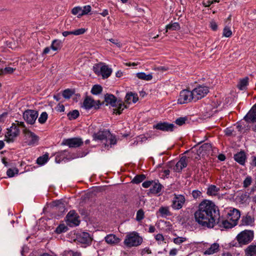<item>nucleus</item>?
I'll use <instances>...</instances> for the list:
<instances>
[{
	"label": "nucleus",
	"instance_id": "09e8293b",
	"mask_svg": "<svg viewBox=\"0 0 256 256\" xmlns=\"http://www.w3.org/2000/svg\"><path fill=\"white\" fill-rule=\"evenodd\" d=\"M106 140V142H110V145L115 144L116 142V137L114 136L111 134L110 133V136H108V137L107 140Z\"/></svg>",
	"mask_w": 256,
	"mask_h": 256
},
{
	"label": "nucleus",
	"instance_id": "e2e57ef3",
	"mask_svg": "<svg viewBox=\"0 0 256 256\" xmlns=\"http://www.w3.org/2000/svg\"><path fill=\"white\" fill-rule=\"evenodd\" d=\"M210 26L211 28L213 30H216L218 28V25H217L216 23V22H214V20H212L210 22Z\"/></svg>",
	"mask_w": 256,
	"mask_h": 256
},
{
	"label": "nucleus",
	"instance_id": "c03bdc74",
	"mask_svg": "<svg viewBox=\"0 0 256 256\" xmlns=\"http://www.w3.org/2000/svg\"><path fill=\"white\" fill-rule=\"evenodd\" d=\"M18 170L17 168H9L6 172L7 175L11 178L13 177L16 174H18Z\"/></svg>",
	"mask_w": 256,
	"mask_h": 256
},
{
	"label": "nucleus",
	"instance_id": "f257e3e1",
	"mask_svg": "<svg viewBox=\"0 0 256 256\" xmlns=\"http://www.w3.org/2000/svg\"><path fill=\"white\" fill-rule=\"evenodd\" d=\"M194 218L200 226L212 228L218 219L219 212L214 204L210 200H204L198 205L195 212Z\"/></svg>",
	"mask_w": 256,
	"mask_h": 256
},
{
	"label": "nucleus",
	"instance_id": "5fc2aeb1",
	"mask_svg": "<svg viewBox=\"0 0 256 256\" xmlns=\"http://www.w3.org/2000/svg\"><path fill=\"white\" fill-rule=\"evenodd\" d=\"M86 30L84 28H81L73 31V34L76 36H78L84 34Z\"/></svg>",
	"mask_w": 256,
	"mask_h": 256
},
{
	"label": "nucleus",
	"instance_id": "58836bf2",
	"mask_svg": "<svg viewBox=\"0 0 256 256\" xmlns=\"http://www.w3.org/2000/svg\"><path fill=\"white\" fill-rule=\"evenodd\" d=\"M102 87L100 85H94L92 88L91 92L93 94H98L102 92Z\"/></svg>",
	"mask_w": 256,
	"mask_h": 256
},
{
	"label": "nucleus",
	"instance_id": "4d7b16f0",
	"mask_svg": "<svg viewBox=\"0 0 256 256\" xmlns=\"http://www.w3.org/2000/svg\"><path fill=\"white\" fill-rule=\"evenodd\" d=\"M133 96V93L130 92L128 93L126 96L125 102L128 104H130L132 102V96Z\"/></svg>",
	"mask_w": 256,
	"mask_h": 256
},
{
	"label": "nucleus",
	"instance_id": "aec40b11",
	"mask_svg": "<svg viewBox=\"0 0 256 256\" xmlns=\"http://www.w3.org/2000/svg\"><path fill=\"white\" fill-rule=\"evenodd\" d=\"M106 242L110 245H116L120 242V239L113 234H110L105 237Z\"/></svg>",
	"mask_w": 256,
	"mask_h": 256
},
{
	"label": "nucleus",
	"instance_id": "a18cd8bd",
	"mask_svg": "<svg viewBox=\"0 0 256 256\" xmlns=\"http://www.w3.org/2000/svg\"><path fill=\"white\" fill-rule=\"evenodd\" d=\"M82 12V8L80 6L74 7L72 10V14L74 15L78 14V18L81 16H80V14Z\"/></svg>",
	"mask_w": 256,
	"mask_h": 256
},
{
	"label": "nucleus",
	"instance_id": "69168bd1",
	"mask_svg": "<svg viewBox=\"0 0 256 256\" xmlns=\"http://www.w3.org/2000/svg\"><path fill=\"white\" fill-rule=\"evenodd\" d=\"M16 123H15V124H16V126H18H18H21V127L23 128H24H24H26L25 127V125H24V122H18V121H16Z\"/></svg>",
	"mask_w": 256,
	"mask_h": 256
},
{
	"label": "nucleus",
	"instance_id": "052dcab7",
	"mask_svg": "<svg viewBox=\"0 0 256 256\" xmlns=\"http://www.w3.org/2000/svg\"><path fill=\"white\" fill-rule=\"evenodd\" d=\"M109 40L112 42V44H114L118 48H121L122 46V43L119 42L118 40L111 38Z\"/></svg>",
	"mask_w": 256,
	"mask_h": 256
},
{
	"label": "nucleus",
	"instance_id": "4c0bfd02",
	"mask_svg": "<svg viewBox=\"0 0 256 256\" xmlns=\"http://www.w3.org/2000/svg\"><path fill=\"white\" fill-rule=\"evenodd\" d=\"M48 159V154H45L42 156H40L36 160L37 163L40 165L45 164Z\"/></svg>",
	"mask_w": 256,
	"mask_h": 256
},
{
	"label": "nucleus",
	"instance_id": "423d86ee",
	"mask_svg": "<svg viewBox=\"0 0 256 256\" xmlns=\"http://www.w3.org/2000/svg\"><path fill=\"white\" fill-rule=\"evenodd\" d=\"M93 70L96 74H100L104 78H108L112 72V69L109 68L108 66H101V64L94 66Z\"/></svg>",
	"mask_w": 256,
	"mask_h": 256
},
{
	"label": "nucleus",
	"instance_id": "13d9d810",
	"mask_svg": "<svg viewBox=\"0 0 256 256\" xmlns=\"http://www.w3.org/2000/svg\"><path fill=\"white\" fill-rule=\"evenodd\" d=\"M155 239L159 244H161V242H164V236L160 234H157L155 236Z\"/></svg>",
	"mask_w": 256,
	"mask_h": 256
},
{
	"label": "nucleus",
	"instance_id": "f8f14e48",
	"mask_svg": "<svg viewBox=\"0 0 256 256\" xmlns=\"http://www.w3.org/2000/svg\"><path fill=\"white\" fill-rule=\"evenodd\" d=\"M83 144L82 138H74L64 140L62 144L68 146L70 148H77Z\"/></svg>",
	"mask_w": 256,
	"mask_h": 256
},
{
	"label": "nucleus",
	"instance_id": "774afa93",
	"mask_svg": "<svg viewBox=\"0 0 256 256\" xmlns=\"http://www.w3.org/2000/svg\"><path fill=\"white\" fill-rule=\"evenodd\" d=\"M50 48H51L50 46V47H46L44 50L42 52V54L44 55V54H48L50 52Z\"/></svg>",
	"mask_w": 256,
	"mask_h": 256
},
{
	"label": "nucleus",
	"instance_id": "c9c22d12",
	"mask_svg": "<svg viewBox=\"0 0 256 256\" xmlns=\"http://www.w3.org/2000/svg\"><path fill=\"white\" fill-rule=\"evenodd\" d=\"M15 70L16 68L11 67H6L4 68H0V75L12 74Z\"/></svg>",
	"mask_w": 256,
	"mask_h": 256
},
{
	"label": "nucleus",
	"instance_id": "20e7f679",
	"mask_svg": "<svg viewBox=\"0 0 256 256\" xmlns=\"http://www.w3.org/2000/svg\"><path fill=\"white\" fill-rule=\"evenodd\" d=\"M24 136V142L28 146H33L36 144L38 140V137L34 132L27 128L22 130Z\"/></svg>",
	"mask_w": 256,
	"mask_h": 256
},
{
	"label": "nucleus",
	"instance_id": "a211bd4d",
	"mask_svg": "<svg viewBox=\"0 0 256 256\" xmlns=\"http://www.w3.org/2000/svg\"><path fill=\"white\" fill-rule=\"evenodd\" d=\"M108 136H110V132L108 130H100L96 133H94L93 136L94 140H107Z\"/></svg>",
	"mask_w": 256,
	"mask_h": 256
},
{
	"label": "nucleus",
	"instance_id": "9d476101",
	"mask_svg": "<svg viewBox=\"0 0 256 256\" xmlns=\"http://www.w3.org/2000/svg\"><path fill=\"white\" fill-rule=\"evenodd\" d=\"M78 218V214L74 211L71 210L66 216V222L70 226H78L80 222Z\"/></svg>",
	"mask_w": 256,
	"mask_h": 256
},
{
	"label": "nucleus",
	"instance_id": "1a4fd4ad",
	"mask_svg": "<svg viewBox=\"0 0 256 256\" xmlns=\"http://www.w3.org/2000/svg\"><path fill=\"white\" fill-rule=\"evenodd\" d=\"M38 116V112L34 110H28L23 114V118L28 124H33Z\"/></svg>",
	"mask_w": 256,
	"mask_h": 256
},
{
	"label": "nucleus",
	"instance_id": "79ce46f5",
	"mask_svg": "<svg viewBox=\"0 0 256 256\" xmlns=\"http://www.w3.org/2000/svg\"><path fill=\"white\" fill-rule=\"evenodd\" d=\"M222 35L224 36L230 38L232 35V32L228 26H225L223 30Z\"/></svg>",
	"mask_w": 256,
	"mask_h": 256
},
{
	"label": "nucleus",
	"instance_id": "f3484780",
	"mask_svg": "<svg viewBox=\"0 0 256 256\" xmlns=\"http://www.w3.org/2000/svg\"><path fill=\"white\" fill-rule=\"evenodd\" d=\"M240 212L237 209L234 208L228 213V219L232 223H234L235 226H236L238 220L240 218Z\"/></svg>",
	"mask_w": 256,
	"mask_h": 256
},
{
	"label": "nucleus",
	"instance_id": "8fccbe9b",
	"mask_svg": "<svg viewBox=\"0 0 256 256\" xmlns=\"http://www.w3.org/2000/svg\"><path fill=\"white\" fill-rule=\"evenodd\" d=\"M73 92L71 90L66 89L63 92L62 96L66 98H70Z\"/></svg>",
	"mask_w": 256,
	"mask_h": 256
},
{
	"label": "nucleus",
	"instance_id": "3c124183",
	"mask_svg": "<svg viewBox=\"0 0 256 256\" xmlns=\"http://www.w3.org/2000/svg\"><path fill=\"white\" fill-rule=\"evenodd\" d=\"M91 10V7L90 6H84L83 8H82V12L80 14V16H82L84 14H88Z\"/></svg>",
	"mask_w": 256,
	"mask_h": 256
},
{
	"label": "nucleus",
	"instance_id": "cd10ccee",
	"mask_svg": "<svg viewBox=\"0 0 256 256\" xmlns=\"http://www.w3.org/2000/svg\"><path fill=\"white\" fill-rule=\"evenodd\" d=\"M116 98L111 94H106L105 95V102L107 104H110L112 106H116Z\"/></svg>",
	"mask_w": 256,
	"mask_h": 256
},
{
	"label": "nucleus",
	"instance_id": "0eeeda50",
	"mask_svg": "<svg viewBox=\"0 0 256 256\" xmlns=\"http://www.w3.org/2000/svg\"><path fill=\"white\" fill-rule=\"evenodd\" d=\"M19 134L20 130L18 126L16 124H12L11 127L8 130V132L6 134V140L8 142H13Z\"/></svg>",
	"mask_w": 256,
	"mask_h": 256
},
{
	"label": "nucleus",
	"instance_id": "bb28decb",
	"mask_svg": "<svg viewBox=\"0 0 256 256\" xmlns=\"http://www.w3.org/2000/svg\"><path fill=\"white\" fill-rule=\"evenodd\" d=\"M54 210L55 211L58 210L61 214L65 211L64 204L60 200L54 202Z\"/></svg>",
	"mask_w": 256,
	"mask_h": 256
},
{
	"label": "nucleus",
	"instance_id": "2eb2a0df",
	"mask_svg": "<svg viewBox=\"0 0 256 256\" xmlns=\"http://www.w3.org/2000/svg\"><path fill=\"white\" fill-rule=\"evenodd\" d=\"M154 128L166 132H172L174 128V125L166 122H159L154 125Z\"/></svg>",
	"mask_w": 256,
	"mask_h": 256
},
{
	"label": "nucleus",
	"instance_id": "bf43d9fd",
	"mask_svg": "<svg viewBox=\"0 0 256 256\" xmlns=\"http://www.w3.org/2000/svg\"><path fill=\"white\" fill-rule=\"evenodd\" d=\"M201 194L202 192L198 190H193L192 192V196L195 199L200 198Z\"/></svg>",
	"mask_w": 256,
	"mask_h": 256
},
{
	"label": "nucleus",
	"instance_id": "c85d7f7f",
	"mask_svg": "<svg viewBox=\"0 0 256 256\" xmlns=\"http://www.w3.org/2000/svg\"><path fill=\"white\" fill-rule=\"evenodd\" d=\"M248 80L249 78L248 77H245L244 78L240 80L237 86L238 88L240 90H245L248 84Z\"/></svg>",
	"mask_w": 256,
	"mask_h": 256
},
{
	"label": "nucleus",
	"instance_id": "7ed1b4c3",
	"mask_svg": "<svg viewBox=\"0 0 256 256\" xmlns=\"http://www.w3.org/2000/svg\"><path fill=\"white\" fill-rule=\"evenodd\" d=\"M254 238V232L252 230H244L238 234L236 240L238 244L242 245H246L250 242Z\"/></svg>",
	"mask_w": 256,
	"mask_h": 256
},
{
	"label": "nucleus",
	"instance_id": "5701e85b",
	"mask_svg": "<svg viewBox=\"0 0 256 256\" xmlns=\"http://www.w3.org/2000/svg\"><path fill=\"white\" fill-rule=\"evenodd\" d=\"M220 246L218 243H214L210 246L204 252V254H212L219 250Z\"/></svg>",
	"mask_w": 256,
	"mask_h": 256
},
{
	"label": "nucleus",
	"instance_id": "39448f33",
	"mask_svg": "<svg viewBox=\"0 0 256 256\" xmlns=\"http://www.w3.org/2000/svg\"><path fill=\"white\" fill-rule=\"evenodd\" d=\"M194 101L192 92L188 90H182L179 94L178 103L180 104H188Z\"/></svg>",
	"mask_w": 256,
	"mask_h": 256
},
{
	"label": "nucleus",
	"instance_id": "680f3d73",
	"mask_svg": "<svg viewBox=\"0 0 256 256\" xmlns=\"http://www.w3.org/2000/svg\"><path fill=\"white\" fill-rule=\"evenodd\" d=\"M153 184V181H146L144 182L142 184V186L144 188H149L152 184Z\"/></svg>",
	"mask_w": 256,
	"mask_h": 256
},
{
	"label": "nucleus",
	"instance_id": "393cba45",
	"mask_svg": "<svg viewBox=\"0 0 256 256\" xmlns=\"http://www.w3.org/2000/svg\"><path fill=\"white\" fill-rule=\"evenodd\" d=\"M62 46V41L58 39H55L52 41L50 48L54 51H58L61 49Z\"/></svg>",
	"mask_w": 256,
	"mask_h": 256
},
{
	"label": "nucleus",
	"instance_id": "e433bc0d",
	"mask_svg": "<svg viewBox=\"0 0 256 256\" xmlns=\"http://www.w3.org/2000/svg\"><path fill=\"white\" fill-rule=\"evenodd\" d=\"M68 227L65 226L64 224H60L56 229L55 232L58 234H60L62 232H66L68 230Z\"/></svg>",
	"mask_w": 256,
	"mask_h": 256
},
{
	"label": "nucleus",
	"instance_id": "c756f323",
	"mask_svg": "<svg viewBox=\"0 0 256 256\" xmlns=\"http://www.w3.org/2000/svg\"><path fill=\"white\" fill-rule=\"evenodd\" d=\"M136 76L139 79L146 81L150 80L152 78V74H146L144 72H138L136 74Z\"/></svg>",
	"mask_w": 256,
	"mask_h": 256
},
{
	"label": "nucleus",
	"instance_id": "49530a36",
	"mask_svg": "<svg viewBox=\"0 0 256 256\" xmlns=\"http://www.w3.org/2000/svg\"><path fill=\"white\" fill-rule=\"evenodd\" d=\"M188 120L186 117H180L176 120V124L178 126H182L186 123V122Z\"/></svg>",
	"mask_w": 256,
	"mask_h": 256
},
{
	"label": "nucleus",
	"instance_id": "2f4dec72",
	"mask_svg": "<svg viewBox=\"0 0 256 256\" xmlns=\"http://www.w3.org/2000/svg\"><path fill=\"white\" fill-rule=\"evenodd\" d=\"M220 188L214 185H211L208 188L207 194L210 196H216L219 191Z\"/></svg>",
	"mask_w": 256,
	"mask_h": 256
},
{
	"label": "nucleus",
	"instance_id": "473e14b6",
	"mask_svg": "<svg viewBox=\"0 0 256 256\" xmlns=\"http://www.w3.org/2000/svg\"><path fill=\"white\" fill-rule=\"evenodd\" d=\"M159 212L162 216H171L172 214L169 210L168 206H162L159 208Z\"/></svg>",
	"mask_w": 256,
	"mask_h": 256
},
{
	"label": "nucleus",
	"instance_id": "ea45409f",
	"mask_svg": "<svg viewBox=\"0 0 256 256\" xmlns=\"http://www.w3.org/2000/svg\"><path fill=\"white\" fill-rule=\"evenodd\" d=\"M79 116V112L78 110H74L68 114L69 120H74Z\"/></svg>",
	"mask_w": 256,
	"mask_h": 256
},
{
	"label": "nucleus",
	"instance_id": "37998d69",
	"mask_svg": "<svg viewBox=\"0 0 256 256\" xmlns=\"http://www.w3.org/2000/svg\"><path fill=\"white\" fill-rule=\"evenodd\" d=\"M48 119V114L46 112H43L38 119V122L42 124L45 123Z\"/></svg>",
	"mask_w": 256,
	"mask_h": 256
},
{
	"label": "nucleus",
	"instance_id": "f03ea898",
	"mask_svg": "<svg viewBox=\"0 0 256 256\" xmlns=\"http://www.w3.org/2000/svg\"><path fill=\"white\" fill-rule=\"evenodd\" d=\"M142 242V238L139 236L138 234L132 232L128 234L124 240V244L128 248L137 246Z\"/></svg>",
	"mask_w": 256,
	"mask_h": 256
},
{
	"label": "nucleus",
	"instance_id": "6e6d98bb",
	"mask_svg": "<svg viewBox=\"0 0 256 256\" xmlns=\"http://www.w3.org/2000/svg\"><path fill=\"white\" fill-rule=\"evenodd\" d=\"M252 181V178L250 176L246 177L244 182V186L247 188L250 186L251 184Z\"/></svg>",
	"mask_w": 256,
	"mask_h": 256
},
{
	"label": "nucleus",
	"instance_id": "7c9ffc66",
	"mask_svg": "<svg viewBox=\"0 0 256 256\" xmlns=\"http://www.w3.org/2000/svg\"><path fill=\"white\" fill-rule=\"evenodd\" d=\"M116 108L113 109V112L116 114H120L122 111L125 108H126V106L124 105V103H117L116 104V106H115Z\"/></svg>",
	"mask_w": 256,
	"mask_h": 256
},
{
	"label": "nucleus",
	"instance_id": "412c9836",
	"mask_svg": "<svg viewBox=\"0 0 256 256\" xmlns=\"http://www.w3.org/2000/svg\"><path fill=\"white\" fill-rule=\"evenodd\" d=\"M216 224H218L220 228H230L235 226L234 223H232L229 219L220 220L218 218L216 220Z\"/></svg>",
	"mask_w": 256,
	"mask_h": 256
},
{
	"label": "nucleus",
	"instance_id": "864d4df0",
	"mask_svg": "<svg viewBox=\"0 0 256 256\" xmlns=\"http://www.w3.org/2000/svg\"><path fill=\"white\" fill-rule=\"evenodd\" d=\"M63 256H80V254L72 250L65 252Z\"/></svg>",
	"mask_w": 256,
	"mask_h": 256
},
{
	"label": "nucleus",
	"instance_id": "603ef678",
	"mask_svg": "<svg viewBox=\"0 0 256 256\" xmlns=\"http://www.w3.org/2000/svg\"><path fill=\"white\" fill-rule=\"evenodd\" d=\"M186 238L183 237H178L174 239V242L180 244L186 240Z\"/></svg>",
	"mask_w": 256,
	"mask_h": 256
},
{
	"label": "nucleus",
	"instance_id": "6e6552de",
	"mask_svg": "<svg viewBox=\"0 0 256 256\" xmlns=\"http://www.w3.org/2000/svg\"><path fill=\"white\" fill-rule=\"evenodd\" d=\"M194 101L196 102L204 98L209 92L207 86H200L192 90Z\"/></svg>",
	"mask_w": 256,
	"mask_h": 256
},
{
	"label": "nucleus",
	"instance_id": "f704fd0d",
	"mask_svg": "<svg viewBox=\"0 0 256 256\" xmlns=\"http://www.w3.org/2000/svg\"><path fill=\"white\" fill-rule=\"evenodd\" d=\"M146 178L144 174L136 175L132 180V182L133 184H138L142 182Z\"/></svg>",
	"mask_w": 256,
	"mask_h": 256
},
{
	"label": "nucleus",
	"instance_id": "de8ad7c7",
	"mask_svg": "<svg viewBox=\"0 0 256 256\" xmlns=\"http://www.w3.org/2000/svg\"><path fill=\"white\" fill-rule=\"evenodd\" d=\"M144 218V212L142 209L139 210L136 213V220L138 221L142 220Z\"/></svg>",
	"mask_w": 256,
	"mask_h": 256
},
{
	"label": "nucleus",
	"instance_id": "9b49d317",
	"mask_svg": "<svg viewBox=\"0 0 256 256\" xmlns=\"http://www.w3.org/2000/svg\"><path fill=\"white\" fill-rule=\"evenodd\" d=\"M186 199L184 196L175 194L172 200L171 206L174 210H180L182 207Z\"/></svg>",
	"mask_w": 256,
	"mask_h": 256
},
{
	"label": "nucleus",
	"instance_id": "a19ab883",
	"mask_svg": "<svg viewBox=\"0 0 256 256\" xmlns=\"http://www.w3.org/2000/svg\"><path fill=\"white\" fill-rule=\"evenodd\" d=\"M242 224L245 225H251L253 222V218L250 216H247L242 218Z\"/></svg>",
	"mask_w": 256,
	"mask_h": 256
},
{
	"label": "nucleus",
	"instance_id": "6ab92c4d",
	"mask_svg": "<svg viewBox=\"0 0 256 256\" xmlns=\"http://www.w3.org/2000/svg\"><path fill=\"white\" fill-rule=\"evenodd\" d=\"M244 120L246 122H256V104L245 116Z\"/></svg>",
	"mask_w": 256,
	"mask_h": 256
},
{
	"label": "nucleus",
	"instance_id": "a878e982",
	"mask_svg": "<svg viewBox=\"0 0 256 256\" xmlns=\"http://www.w3.org/2000/svg\"><path fill=\"white\" fill-rule=\"evenodd\" d=\"M246 256H256V245L250 244L244 250Z\"/></svg>",
	"mask_w": 256,
	"mask_h": 256
},
{
	"label": "nucleus",
	"instance_id": "4468645a",
	"mask_svg": "<svg viewBox=\"0 0 256 256\" xmlns=\"http://www.w3.org/2000/svg\"><path fill=\"white\" fill-rule=\"evenodd\" d=\"M189 162V158L186 156H183L181 157L180 160L177 162L174 168V170L176 172H180L182 170L186 168L188 162Z\"/></svg>",
	"mask_w": 256,
	"mask_h": 256
},
{
	"label": "nucleus",
	"instance_id": "dca6fc26",
	"mask_svg": "<svg viewBox=\"0 0 256 256\" xmlns=\"http://www.w3.org/2000/svg\"><path fill=\"white\" fill-rule=\"evenodd\" d=\"M102 104L100 100L94 101L92 98L90 97L86 96L83 102V106L86 109L89 110L93 106L96 108V106H98Z\"/></svg>",
	"mask_w": 256,
	"mask_h": 256
},
{
	"label": "nucleus",
	"instance_id": "0e129e2a",
	"mask_svg": "<svg viewBox=\"0 0 256 256\" xmlns=\"http://www.w3.org/2000/svg\"><path fill=\"white\" fill-rule=\"evenodd\" d=\"M178 253V250L176 248H172L169 252V254L171 256H175Z\"/></svg>",
	"mask_w": 256,
	"mask_h": 256
},
{
	"label": "nucleus",
	"instance_id": "b1692460",
	"mask_svg": "<svg viewBox=\"0 0 256 256\" xmlns=\"http://www.w3.org/2000/svg\"><path fill=\"white\" fill-rule=\"evenodd\" d=\"M234 158L240 164H244L246 159V156L244 152H240L234 154Z\"/></svg>",
	"mask_w": 256,
	"mask_h": 256
},
{
	"label": "nucleus",
	"instance_id": "72a5a7b5",
	"mask_svg": "<svg viewBox=\"0 0 256 256\" xmlns=\"http://www.w3.org/2000/svg\"><path fill=\"white\" fill-rule=\"evenodd\" d=\"M166 31L168 32V30H176L180 28V26L178 22H174L173 24H170L166 26Z\"/></svg>",
	"mask_w": 256,
	"mask_h": 256
},
{
	"label": "nucleus",
	"instance_id": "ddd939ff",
	"mask_svg": "<svg viewBox=\"0 0 256 256\" xmlns=\"http://www.w3.org/2000/svg\"><path fill=\"white\" fill-rule=\"evenodd\" d=\"M76 240L82 244L89 245L91 244L92 238L88 232H82L77 235Z\"/></svg>",
	"mask_w": 256,
	"mask_h": 256
},
{
	"label": "nucleus",
	"instance_id": "338daca9",
	"mask_svg": "<svg viewBox=\"0 0 256 256\" xmlns=\"http://www.w3.org/2000/svg\"><path fill=\"white\" fill-rule=\"evenodd\" d=\"M138 100V95L136 94L133 93V96H132V102L134 103H136Z\"/></svg>",
	"mask_w": 256,
	"mask_h": 256
},
{
	"label": "nucleus",
	"instance_id": "4be33fe9",
	"mask_svg": "<svg viewBox=\"0 0 256 256\" xmlns=\"http://www.w3.org/2000/svg\"><path fill=\"white\" fill-rule=\"evenodd\" d=\"M152 186V187L150 188V192L153 194L160 193L162 188V185L158 182V180L153 181V184Z\"/></svg>",
	"mask_w": 256,
	"mask_h": 256
}]
</instances>
